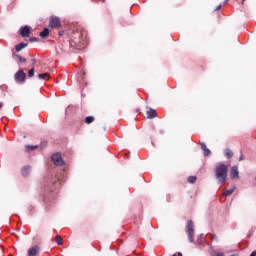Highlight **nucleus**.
Wrapping results in <instances>:
<instances>
[{"instance_id":"nucleus-19","label":"nucleus","mask_w":256,"mask_h":256,"mask_svg":"<svg viewBox=\"0 0 256 256\" xmlns=\"http://www.w3.org/2000/svg\"><path fill=\"white\" fill-rule=\"evenodd\" d=\"M39 146H31V145H28L26 146V151H35V149H37Z\"/></svg>"},{"instance_id":"nucleus-12","label":"nucleus","mask_w":256,"mask_h":256,"mask_svg":"<svg viewBox=\"0 0 256 256\" xmlns=\"http://www.w3.org/2000/svg\"><path fill=\"white\" fill-rule=\"evenodd\" d=\"M27 43H20L18 45H16L15 49L17 51V53H19V51H23V49H25V47H27Z\"/></svg>"},{"instance_id":"nucleus-30","label":"nucleus","mask_w":256,"mask_h":256,"mask_svg":"<svg viewBox=\"0 0 256 256\" xmlns=\"http://www.w3.org/2000/svg\"><path fill=\"white\" fill-rule=\"evenodd\" d=\"M178 256H183V254L181 252L178 253Z\"/></svg>"},{"instance_id":"nucleus-13","label":"nucleus","mask_w":256,"mask_h":256,"mask_svg":"<svg viewBox=\"0 0 256 256\" xmlns=\"http://www.w3.org/2000/svg\"><path fill=\"white\" fill-rule=\"evenodd\" d=\"M235 189H236V187L233 186L231 189L225 190L223 195H225L226 197H229L230 195H233V193L235 192Z\"/></svg>"},{"instance_id":"nucleus-16","label":"nucleus","mask_w":256,"mask_h":256,"mask_svg":"<svg viewBox=\"0 0 256 256\" xmlns=\"http://www.w3.org/2000/svg\"><path fill=\"white\" fill-rule=\"evenodd\" d=\"M38 78H39L41 81H45V79H49V73H42V74H39V75H38Z\"/></svg>"},{"instance_id":"nucleus-25","label":"nucleus","mask_w":256,"mask_h":256,"mask_svg":"<svg viewBox=\"0 0 256 256\" xmlns=\"http://www.w3.org/2000/svg\"><path fill=\"white\" fill-rule=\"evenodd\" d=\"M215 256H225V254H223V252H218Z\"/></svg>"},{"instance_id":"nucleus-8","label":"nucleus","mask_w":256,"mask_h":256,"mask_svg":"<svg viewBox=\"0 0 256 256\" xmlns=\"http://www.w3.org/2000/svg\"><path fill=\"white\" fill-rule=\"evenodd\" d=\"M147 119H155L157 117V110L149 108L146 112Z\"/></svg>"},{"instance_id":"nucleus-34","label":"nucleus","mask_w":256,"mask_h":256,"mask_svg":"<svg viewBox=\"0 0 256 256\" xmlns=\"http://www.w3.org/2000/svg\"><path fill=\"white\" fill-rule=\"evenodd\" d=\"M173 256H177V254H173Z\"/></svg>"},{"instance_id":"nucleus-1","label":"nucleus","mask_w":256,"mask_h":256,"mask_svg":"<svg viewBox=\"0 0 256 256\" xmlns=\"http://www.w3.org/2000/svg\"><path fill=\"white\" fill-rule=\"evenodd\" d=\"M227 165L220 163L217 165L215 170L216 179H218L219 183L221 185L225 184L227 181V171H228Z\"/></svg>"},{"instance_id":"nucleus-7","label":"nucleus","mask_w":256,"mask_h":256,"mask_svg":"<svg viewBox=\"0 0 256 256\" xmlns=\"http://www.w3.org/2000/svg\"><path fill=\"white\" fill-rule=\"evenodd\" d=\"M231 179H239V168L237 166H233L230 171Z\"/></svg>"},{"instance_id":"nucleus-17","label":"nucleus","mask_w":256,"mask_h":256,"mask_svg":"<svg viewBox=\"0 0 256 256\" xmlns=\"http://www.w3.org/2000/svg\"><path fill=\"white\" fill-rule=\"evenodd\" d=\"M93 121H95V117L93 116H88L85 118V123H87V125H90V123H93Z\"/></svg>"},{"instance_id":"nucleus-24","label":"nucleus","mask_w":256,"mask_h":256,"mask_svg":"<svg viewBox=\"0 0 256 256\" xmlns=\"http://www.w3.org/2000/svg\"><path fill=\"white\" fill-rule=\"evenodd\" d=\"M210 237H211V239H212L213 241H218L217 235L212 234V235H210Z\"/></svg>"},{"instance_id":"nucleus-11","label":"nucleus","mask_w":256,"mask_h":256,"mask_svg":"<svg viewBox=\"0 0 256 256\" xmlns=\"http://www.w3.org/2000/svg\"><path fill=\"white\" fill-rule=\"evenodd\" d=\"M21 173H22L23 177L29 176V173H31V167L26 166V167L22 168Z\"/></svg>"},{"instance_id":"nucleus-21","label":"nucleus","mask_w":256,"mask_h":256,"mask_svg":"<svg viewBox=\"0 0 256 256\" xmlns=\"http://www.w3.org/2000/svg\"><path fill=\"white\" fill-rule=\"evenodd\" d=\"M34 75H35V68H32L28 72V77H34Z\"/></svg>"},{"instance_id":"nucleus-15","label":"nucleus","mask_w":256,"mask_h":256,"mask_svg":"<svg viewBox=\"0 0 256 256\" xmlns=\"http://www.w3.org/2000/svg\"><path fill=\"white\" fill-rule=\"evenodd\" d=\"M224 155L227 157V159H231V157H233V151H231V149L227 148L224 151Z\"/></svg>"},{"instance_id":"nucleus-10","label":"nucleus","mask_w":256,"mask_h":256,"mask_svg":"<svg viewBox=\"0 0 256 256\" xmlns=\"http://www.w3.org/2000/svg\"><path fill=\"white\" fill-rule=\"evenodd\" d=\"M38 253H39V246H33L28 251L29 256H36Z\"/></svg>"},{"instance_id":"nucleus-26","label":"nucleus","mask_w":256,"mask_h":256,"mask_svg":"<svg viewBox=\"0 0 256 256\" xmlns=\"http://www.w3.org/2000/svg\"><path fill=\"white\" fill-rule=\"evenodd\" d=\"M244 157L243 154H241V156L239 157V161H243Z\"/></svg>"},{"instance_id":"nucleus-23","label":"nucleus","mask_w":256,"mask_h":256,"mask_svg":"<svg viewBox=\"0 0 256 256\" xmlns=\"http://www.w3.org/2000/svg\"><path fill=\"white\" fill-rule=\"evenodd\" d=\"M37 41H39V38H37V37L30 38V43H35Z\"/></svg>"},{"instance_id":"nucleus-29","label":"nucleus","mask_w":256,"mask_h":256,"mask_svg":"<svg viewBox=\"0 0 256 256\" xmlns=\"http://www.w3.org/2000/svg\"><path fill=\"white\" fill-rule=\"evenodd\" d=\"M204 237H205V235H203V234H201V235L199 236L200 239H203Z\"/></svg>"},{"instance_id":"nucleus-27","label":"nucleus","mask_w":256,"mask_h":256,"mask_svg":"<svg viewBox=\"0 0 256 256\" xmlns=\"http://www.w3.org/2000/svg\"><path fill=\"white\" fill-rule=\"evenodd\" d=\"M65 31H59V35L62 36L64 35Z\"/></svg>"},{"instance_id":"nucleus-22","label":"nucleus","mask_w":256,"mask_h":256,"mask_svg":"<svg viewBox=\"0 0 256 256\" xmlns=\"http://www.w3.org/2000/svg\"><path fill=\"white\" fill-rule=\"evenodd\" d=\"M17 59H19L21 63H27V59L23 58L21 55H17Z\"/></svg>"},{"instance_id":"nucleus-9","label":"nucleus","mask_w":256,"mask_h":256,"mask_svg":"<svg viewBox=\"0 0 256 256\" xmlns=\"http://www.w3.org/2000/svg\"><path fill=\"white\" fill-rule=\"evenodd\" d=\"M200 145H201V149L203 151L204 157H209V155H211V150L207 148V145L205 143H200Z\"/></svg>"},{"instance_id":"nucleus-20","label":"nucleus","mask_w":256,"mask_h":256,"mask_svg":"<svg viewBox=\"0 0 256 256\" xmlns=\"http://www.w3.org/2000/svg\"><path fill=\"white\" fill-rule=\"evenodd\" d=\"M195 181H197V177L195 176L188 177V183H195Z\"/></svg>"},{"instance_id":"nucleus-14","label":"nucleus","mask_w":256,"mask_h":256,"mask_svg":"<svg viewBox=\"0 0 256 256\" xmlns=\"http://www.w3.org/2000/svg\"><path fill=\"white\" fill-rule=\"evenodd\" d=\"M40 37H42V39L49 37V28H44V30L40 33Z\"/></svg>"},{"instance_id":"nucleus-28","label":"nucleus","mask_w":256,"mask_h":256,"mask_svg":"<svg viewBox=\"0 0 256 256\" xmlns=\"http://www.w3.org/2000/svg\"><path fill=\"white\" fill-rule=\"evenodd\" d=\"M219 9H221V5L217 6V8L215 9V11H219Z\"/></svg>"},{"instance_id":"nucleus-31","label":"nucleus","mask_w":256,"mask_h":256,"mask_svg":"<svg viewBox=\"0 0 256 256\" xmlns=\"http://www.w3.org/2000/svg\"><path fill=\"white\" fill-rule=\"evenodd\" d=\"M1 107H3V104L0 103V109H1Z\"/></svg>"},{"instance_id":"nucleus-6","label":"nucleus","mask_w":256,"mask_h":256,"mask_svg":"<svg viewBox=\"0 0 256 256\" xmlns=\"http://www.w3.org/2000/svg\"><path fill=\"white\" fill-rule=\"evenodd\" d=\"M20 35H21V37H29V35H31V27L23 26L20 29Z\"/></svg>"},{"instance_id":"nucleus-18","label":"nucleus","mask_w":256,"mask_h":256,"mask_svg":"<svg viewBox=\"0 0 256 256\" xmlns=\"http://www.w3.org/2000/svg\"><path fill=\"white\" fill-rule=\"evenodd\" d=\"M56 243L58 245H63V238H61V236L57 235L56 236Z\"/></svg>"},{"instance_id":"nucleus-32","label":"nucleus","mask_w":256,"mask_h":256,"mask_svg":"<svg viewBox=\"0 0 256 256\" xmlns=\"http://www.w3.org/2000/svg\"><path fill=\"white\" fill-rule=\"evenodd\" d=\"M102 3H105V0H102Z\"/></svg>"},{"instance_id":"nucleus-5","label":"nucleus","mask_w":256,"mask_h":256,"mask_svg":"<svg viewBox=\"0 0 256 256\" xmlns=\"http://www.w3.org/2000/svg\"><path fill=\"white\" fill-rule=\"evenodd\" d=\"M52 162L54 163V165H58V167H61V165L64 164L61 153H56L52 155Z\"/></svg>"},{"instance_id":"nucleus-3","label":"nucleus","mask_w":256,"mask_h":256,"mask_svg":"<svg viewBox=\"0 0 256 256\" xmlns=\"http://www.w3.org/2000/svg\"><path fill=\"white\" fill-rule=\"evenodd\" d=\"M16 83H25V79H27V74L21 69L15 74Z\"/></svg>"},{"instance_id":"nucleus-33","label":"nucleus","mask_w":256,"mask_h":256,"mask_svg":"<svg viewBox=\"0 0 256 256\" xmlns=\"http://www.w3.org/2000/svg\"><path fill=\"white\" fill-rule=\"evenodd\" d=\"M229 0H226L225 3H227Z\"/></svg>"},{"instance_id":"nucleus-4","label":"nucleus","mask_w":256,"mask_h":256,"mask_svg":"<svg viewBox=\"0 0 256 256\" xmlns=\"http://www.w3.org/2000/svg\"><path fill=\"white\" fill-rule=\"evenodd\" d=\"M49 27H51V29H57L61 27V20L59 19V17H51Z\"/></svg>"},{"instance_id":"nucleus-2","label":"nucleus","mask_w":256,"mask_h":256,"mask_svg":"<svg viewBox=\"0 0 256 256\" xmlns=\"http://www.w3.org/2000/svg\"><path fill=\"white\" fill-rule=\"evenodd\" d=\"M186 233L188 235V239L190 243H195V228L193 225V221H188L186 226Z\"/></svg>"}]
</instances>
